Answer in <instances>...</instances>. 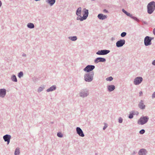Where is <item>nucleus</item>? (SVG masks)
<instances>
[{"label": "nucleus", "mask_w": 155, "mask_h": 155, "mask_svg": "<svg viewBox=\"0 0 155 155\" xmlns=\"http://www.w3.org/2000/svg\"><path fill=\"white\" fill-rule=\"evenodd\" d=\"M94 73L93 72L85 73L84 75V80L87 82H92L94 78Z\"/></svg>", "instance_id": "f257e3e1"}, {"label": "nucleus", "mask_w": 155, "mask_h": 155, "mask_svg": "<svg viewBox=\"0 0 155 155\" xmlns=\"http://www.w3.org/2000/svg\"><path fill=\"white\" fill-rule=\"evenodd\" d=\"M89 94V90L87 88L82 89L80 91L79 93V97L83 98L87 97Z\"/></svg>", "instance_id": "f03ea898"}, {"label": "nucleus", "mask_w": 155, "mask_h": 155, "mask_svg": "<svg viewBox=\"0 0 155 155\" xmlns=\"http://www.w3.org/2000/svg\"><path fill=\"white\" fill-rule=\"evenodd\" d=\"M147 12L149 14H152L155 10V2L151 1L147 6Z\"/></svg>", "instance_id": "7ed1b4c3"}, {"label": "nucleus", "mask_w": 155, "mask_h": 155, "mask_svg": "<svg viewBox=\"0 0 155 155\" xmlns=\"http://www.w3.org/2000/svg\"><path fill=\"white\" fill-rule=\"evenodd\" d=\"M149 119L147 116H142L137 121V124L139 125H143L147 123Z\"/></svg>", "instance_id": "20e7f679"}, {"label": "nucleus", "mask_w": 155, "mask_h": 155, "mask_svg": "<svg viewBox=\"0 0 155 155\" xmlns=\"http://www.w3.org/2000/svg\"><path fill=\"white\" fill-rule=\"evenodd\" d=\"M84 12V15L83 17L80 16V17H78L77 18V20H80L81 21H83V20H85L89 14L88 10L85 8L83 9Z\"/></svg>", "instance_id": "39448f33"}, {"label": "nucleus", "mask_w": 155, "mask_h": 155, "mask_svg": "<svg viewBox=\"0 0 155 155\" xmlns=\"http://www.w3.org/2000/svg\"><path fill=\"white\" fill-rule=\"evenodd\" d=\"M122 11L127 16L130 17V18L134 19V20L137 21V22L140 21V20L136 17L132 15L130 13L126 11L124 9H122Z\"/></svg>", "instance_id": "423d86ee"}, {"label": "nucleus", "mask_w": 155, "mask_h": 155, "mask_svg": "<svg viewBox=\"0 0 155 155\" xmlns=\"http://www.w3.org/2000/svg\"><path fill=\"white\" fill-rule=\"evenodd\" d=\"M143 81V78L142 77H137L134 79L133 83L135 85H138L141 83Z\"/></svg>", "instance_id": "0eeeda50"}, {"label": "nucleus", "mask_w": 155, "mask_h": 155, "mask_svg": "<svg viewBox=\"0 0 155 155\" xmlns=\"http://www.w3.org/2000/svg\"><path fill=\"white\" fill-rule=\"evenodd\" d=\"M95 67L94 65H88L83 70L85 72L87 73L90 72L92 71L95 68Z\"/></svg>", "instance_id": "6e6552de"}, {"label": "nucleus", "mask_w": 155, "mask_h": 155, "mask_svg": "<svg viewBox=\"0 0 155 155\" xmlns=\"http://www.w3.org/2000/svg\"><path fill=\"white\" fill-rule=\"evenodd\" d=\"M125 41L124 39H120L116 43V46L118 48L122 47L125 44Z\"/></svg>", "instance_id": "1a4fd4ad"}, {"label": "nucleus", "mask_w": 155, "mask_h": 155, "mask_svg": "<svg viewBox=\"0 0 155 155\" xmlns=\"http://www.w3.org/2000/svg\"><path fill=\"white\" fill-rule=\"evenodd\" d=\"M110 52V51L107 50H103L98 51L96 54L99 55H106Z\"/></svg>", "instance_id": "9d476101"}, {"label": "nucleus", "mask_w": 155, "mask_h": 155, "mask_svg": "<svg viewBox=\"0 0 155 155\" xmlns=\"http://www.w3.org/2000/svg\"><path fill=\"white\" fill-rule=\"evenodd\" d=\"M144 44L145 46H148L151 45V42L149 39V36H146L144 39Z\"/></svg>", "instance_id": "9b49d317"}, {"label": "nucleus", "mask_w": 155, "mask_h": 155, "mask_svg": "<svg viewBox=\"0 0 155 155\" xmlns=\"http://www.w3.org/2000/svg\"><path fill=\"white\" fill-rule=\"evenodd\" d=\"M77 134L80 137H84V135L82 129L80 127H77L76 128Z\"/></svg>", "instance_id": "f8f14e48"}, {"label": "nucleus", "mask_w": 155, "mask_h": 155, "mask_svg": "<svg viewBox=\"0 0 155 155\" xmlns=\"http://www.w3.org/2000/svg\"><path fill=\"white\" fill-rule=\"evenodd\" d=\"M11 138V136L8 134H6L3 137V138L4 141L7 142L8 144L9 143Z\"/></svg>", "instance_id": "ddd939ff"}, {"label": "nucleus", "mask_w": 155, "mask_h": 155, "mask_svg": "<svg viewBox=\"0 0 155 155\" xmlns=\"http://www.w3.org/2000/svg\"><path fill=\"white\" fill-rule=\"evenodd\" d=\"M6 93V90L5 88L0 89V97L4 98Z\"/></svg>", "instance_id": "4468645a"}, {"label": "nucleus", "mask_w": 155, "mask_h": 155, "mask_svg": "<svg viewBox=\"0 0 155 155\" xmlns=\"http://www.w3.org/2000/svg\"><path fill=\"white\" fill-rule=\"evenodd\" d=\"M139 108L142 110H144L145 109V105L144 104V101L143 100H141L139 102L138 104Z\"/></svg>", "instance_id": "2eb2a0df"}, {"label": "nucleus", "mask_w": 155, "mask_h": 155, "mask_svg": "<svg viewBox=\"0 0 155 155\" xmlns=\"http://www.w3.org/2000/svg\"><path fill=\"white\" fill-rule=\"evenodd\" d=\"M106 60L105 58H97L94 60V62L95 63L97 64L99 62H105Z\"/></svg>", "instance_id": "dca6fc26"}, {"label": "nucleus", "mask_w": 155, "mask_h": 155, "mask_svg": "<svg viewBox=\"0 0 155 155\" xmlns=\"http://www.w3.org/2000/svg\"><path fill=\"white\" fill-rule=\"evenodd\" d=\"M147 151L145 149L142 148L140 149L138 152L139 155H146L147 154Z\"/></svg>", "instance_id": "f3484780"}, {"label": "nucleus", "mask_w": 155, "mask_h": 155, "mask_svg": "<svg viewBox=\"0 0 155 155\" xmlns=\"http://www.w3.org/2000/svg\"><path fill=\"white\" fill-rule=\"evenodd\" d=\"M56 0H45L46 2L50 6H52L55 3Z\"/></svg>", "instance_id": "a211bd4d"}, {"label": "nucleus", "mask_w": 155, "mask_h": 155, "mask_svg": "<svg viewBox=\"0 0 155 155\" xmlns=\"http://www.w3.org/2000/svg\"><path fill=\"white\" fill-rule=\"evenodd\" d=\"M56 88L57 87L55 85H53L48 89H47L46 90V91L47 92H51L56 90Z\"/></svg>", "instance_id": "6ab92c4d"}, {"label": "nucleus", "mask_w": 155, "mask_h": 155, "mask_svg": "<svg viewBox=\"0 0 155 155\" xmlns=\"http://www.w3.org/2000/svg\"><path fill=\"white\" fill-rule=\"evenodd\" d=\"M108 91L109 92H111L115 89V86L113 85H108L107 86Z\"/></svg>", "instance_id": "aec40b11"}, {"label": "nucleus", "mask_w": 155, "mask_h": 155, "mask_svg": "<svg viewBox=\"0 0 155 155\" xmlns=\"http://www.w3.org/2000/svg\"><path fill=\"white\" fill-rule=\"evenodd\" d=\"M98 18L101 20H104L107 18V16L102 14H99L97 15Z\"/></svg>", "instance_id": "412c9836"}, {"label": "nucleus", "mask_w": 155, "mask_h": 155, "mask_svg": "<svg viewBox=\"0 0 155 155\" xmlns=\"http://www.w3.org/2000/svg\"><path fill=\"white\" fill-rule=\"evenodd\" d=\"M81 11V7L78 8L76 10V14L77 15L80 17Z\"/></svg>", "instance_id": "4be33fe9"}, {"label": "nucleus", "mask_w": 155, "mask_h": 155, "mask_svg": "<svg viewBox=\"0 0 155 155\" xmlns=\"http://www.w3.org/2000/svg\"><path fill=\"white\" fill-rule=\"evenodd\" d=\"M45 88V86L44 85L41 86L39 87L37 89V92L38 93H40Z\"/></svg>", "instance_id": "5701e85b"}, {"label": "nucleus", "mask_w": 155, "mask_h": 155, "mask_svg": "<svg viewBox=\"0 0 155 155\" xmlns=\"http://www.w3.org/2000/svg\"><path fill=\"white\" fill-rule=\"evenodd\" d=\"M11 79L13 82H17V79L16 76L15 75H12L11 78Z\"/></svg>", "instance_id": "b1692460"}, {"label": "nucleus", "mask_w": 155, "mask_h": 155, "mask_svg": "<svg viewBox=\"0 0 155 155\" xmlns=\"http://www.w3.org/2000/svg\"><path fill=\"white\" fill-rule=\"evenodd\" d=\"M27 27L28 28L32 29L34 28L35 26L33 23H29L27 24Z\"/></svg>", "instance_id": "393cba45"}, {"label": "nucleus", "mask_w": 155, "mask_h": 155, "mask_svg": "<svg viewBox=\"0 0 155 155\" xmlns=\"http://www.w3.org/2000/svg\"><path fill=\"white\" fill-rule=\"evenodd\" d=\"M69 39L72 41H75L77 40V38L76 36H70L68 37Z\"/></svg>", "instance_id": "a878e982"}, {"label": "nucleus", "mask_w": 155, "mask_h": 155, "mask_svg": "<svg viewBox=\"0 0 155 155\" xmlns=\"http://www.w3.org/2000/svg\"><path fill=\"white\" fill-rule=\"evenodd\" d=\"M20 153L19 148V147H17L15 150V155H19Z\"/></svg>", "instance_id": "bb28decb"}, {"label": "nucleus", "mask_w": 155, "mask_h": 155, "mask_svg": "<svg viewBox=\"0 0 155 155\" xmlns=\"http://www.w3.org/2000/svg\"><path fill=\"white\" fill-rule=\"evenodd\" d=\"M18 77L19 78H21L23 76V73L22 71H20L18 74Z\"/></svg>", "instance_id": "cd10ccee"}, {"label": "nucleus", "mask_w": 155, "mask_h": 155, "mask_svg": "<svg viewBox=\"0 0 155 155\" xmlns=\"http://www.w3.org/2000/svg\"><path fill=\"white\" fill-rule=\"evenodd\" d=\"M134 111H132L131 114H130L128 117L130 119H132L134 115L135 114Z\"/></svg>", "instance_id": "c85d7f7f"}, {"label": "nucleus", "mask_w": 155, "mask_h": 155, "mask_svg": "<svg viewBox=\"0 0 155 155\" xmlns=\"http://www.w3.org/2000/svg\"><path fill=\"white\" fill-rule=\"evenodd\" d=\"M106 80L107 81H111L113 80V78L112 77L110 76L109 77L107 78L106 79Z\"/></svg>", "instance_id": "c756f323"}, {"label": "nucleus", "mask_w": 155, "mask_h": 155, "mask_svg": "<svg viewBox=\"0 0 155 155\" xmlns=\"http://www.w3.org/2000/svg\"><path fill=\"white\" fill-rule=\"evenodd\" d=\"M126 34L127 33L126 32H124L121 33L120 35L121 37H124L126 35Z\"/></svg>", "instance_id": "7c9ffc66"}, {"label": "nucleus", "mask_w": 155, "mask_h": 155, "mask_svg": "<svg viewBox=\"0 0 155 155\" xmlns=\"http://www.w3.org/2000/svg\"><path fill=\"white\" fill-rule=\"evenodd\" d=\"M57 135V136L59 137H63V134L60 132L58 133Z\"/></svg>", "instance_id": "2f4dec72"}, {"label": "nucleus", "mask_w": 155, "mask_h": 155, "mask_svg": "<svg viewBox=\"0 0 155 155\" xmlns=\"http://www.w3.org/2000/svg\"><path fill=\"white\" fill-rule=\"evenodd\" d=\"M123 119L121 117H120L118 118V122L120 123H122Z\"/></svg>", "instance_id": "473e14b6"}, {"label": "nucleus", "mask_w": 155, "mask_h": 155, "mask_svg": "<svg viewBox=\"0 0 155 155\" xmlns=\"http://www.w3.org/2000/svg\"><path fill=\"white\" fill-rule=\"evenodd\" d=\"M145 132V130L144 129H142V130H140V131H139V133L141 134H143Z\"/></svg>", "instance_id": "72a5a7b5"}, {"label": "nucleus", "mask_w": 155, "mask_h": 155, "mask_svg": "<svg viewBox=\"0 0 155 155\" xmlns=\"http://www.w3.org/2000/svg\"><path fill=\"white\" fill-rule=\"evenodd\" d=\"M155 98V91L154 92L152 95V99H154Z\"/></svg>", "instance_id": "f704fd0d"}, {"label": "nucleus", "mask_w": 155, "mask_h": 155, "mask_svg": "<svg viewBox=\"0 0 155 155\" xmlns=\"http://www.w3.org/2000/svg\"><path fill=\"white\" fill-rule=\"evenodd\" d=\"M107 127V124H105V125L103 128V130H105Z\"/></svg>", "instance_id": "c9c22d12"}, {"label": "nucleus", "mask_w": 155, "mask_h": 155, "mask_svg": "<svg viewBox=\"0 0 155 155\" xmlns=\"http://www.w3.org/2000/svg\"><path fill=\"white\" fill-rule=\"evenodd\" d=\"M152 64L153 65L155 66V59L152 61Z\"/></svg>", "instance_id": "e433bc0d"}, {"label": "nucleus", "mask_w": 155, "mask_h": 155, "mask_svg": "<svg viewBox=\"0 0 155 155\" xmlns=\"http://www.w3.org/2000/svg\"><path fill=\"white\" fill-rule=\"evenodd\" d=\"M143 95V92L142 91H140L139 92V96L140 97L142 96Z\"/></svg>", "instance_id": "4c0bfd02"}, {"label": "nucleus", "mask_w": 155, "mask_h": 155, "mask_svg": "<svg viewBox=\"0 0 155 155\" xmlns=\"http://www.w3.org/2000/svg\"><path fill=\"white\" fill-rule=\"evenodd\" d=\"M149 39L150 40V41L151 42V41L154 39V38L153 37H150L149 36Z\"/></svg>", "instance_id": "58836bf2"}, {"label": "nucleus", "mask_w": 155, "mask_h": 155, "mask_svg": "<svg viewBox=\"0 0 155 155\" xmlns=\"http://www.w3.org/2000/svg\"><path fill=\"white\" fill-rule=\"evenodd\" d=\"M111 41H113L115 40V38L114 37H112L111 38Z\"/></svg>", "instance_id": "ea45409f"}, {"label": "nucleus", "mask_w": 155, "mask_h": 155, "mask_svg": "<svg viewBox=\"0 0 155 155\" xmlns=\"http://www.w3.org/2000/svg\"><path fill=\"white\" fill-rule=\"evenodd\" d=\"M136 153L135 151H134L130 155H135Z\"/></svg>", "instance_id": "a19ab883"}, {"label": "nucleus", "mask_w": 155, "mask_h": 155, "mask_svg": "<svg viewBox=\"0 0 155 155\" xmlns=\"http://www.w3.org/2000/svg\"><path fill=\"white\" fill-rule=\"evenodd\" d=\"M153 33L155 35V28H154L153 30Z\"/></svg>", "instance_id": "79ce46f5"}, {"label": "nucleus", "mask_w": 155, "mask_h": 155, "mask_svg": "<svg viewBox=\"0 0 155 155\" xmlns=\"http://www.w3.org/2000/svg\"><path fill=\"white\" fill-rule=\"evenodd\" d=\"M22 56L23 57H26V54H25V53H23L22 54Z\"/></svg>", "instance_id": "37998d69"}, {"label": "nucleus", "mask_w": 155, "mask_h": 155, "mask_svg": "<svg viewBox=\"0 0 155 155\" xmlns=\"http://www.w3.org/2000/svg\"><path fill=\"white\" fill-rule=\"evenodd\" d=\"M2 1L0 0V8H1V6H2Z\"/></svg>", "instance_id": "c03bdc74"}, {"label": "nucleus", "mask_w": 155, "mask_h": 155, "mask_svg": "<svg viewBox=\"0 0 155 155\" xmlns=\"http://www.w3.org/2000/svg\"><path fill=\"white\" fill-rule=\"evenodd\" d=\"M104 12H108V11L106 10V9H104Z\"/></svg>", "instance_id": "a18cd8bd"}, {"label": "nucleus", "mask_w": 155, "mask_h": 155, "mask_svg": "<svg viewBox=\"0 0 155 155\" xmlns=\"http://www.w3.org/2000/svg\"><path fill=\"white\" fill-rule=\"evenodd\" d=\"M135 114H138V112L137 111V112H136Z\"/></svg>", "instance_id": "49530a36"}, {"label": "nucleus", "mask_w": 155, "mask_h": 155, "mask_svg": "<svg viewBox=\"0 0 155 155\" xmlns=\"http://www.w3.org/2000/svg\"><path fill=\"white\" fill-rule=\"evenodd\" d=\"M143 23H144V24H147V22H146V21H144V22H143Z\"/></svg>", "instance_id": "de8ad7c7"}]
</instances>
